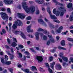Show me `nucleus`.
Listing matches in <instances>:
<instances>
[{
	"mask_svg": "<svg viewBox=\"0 0 73 73\" xmlns=\"http://www.w3.org/2000/svg\"><path fill=\"white\" fill-rule=\"evenodd\" d=\"M18 54L19 55V57H20V58H21V57H22V55L21 53H19Z\"/></svg>",
	"mask_w": 73,
	"mask_h": 73,
	"instance_id": "nucleus-46",
	"label": "nucleus"
},
{
	"mask_svg": "<svg viewBox=\"0 0 73 73\" xmlns=\"http://www.w3.org/2000/svg\"><path fill=\"white\" fill-rule=\"evenodd\" d=\"M17 15L18 17H19L21 19H24L26 16L25 15V14L19 13H17Z\"/></svg>",
	"mask_w": 73,
	"mask_h": 73,
	"instance_id": "nucleus-10",
	"label": "nucleus"
},
{
	"mask_svg": "<svg viewBox=\"0 0 73 73\" xmlns=\"http://www.w3.org/2000/svg\"><path fill=\"white\" fill-rule=\"evenodd\" d=\"M7 11L9 13H11V9L9 8H8V9H7Z\"/></svg>",
	"mask_w": 73,
	"mask_h": 73,
	"instance_id": "nucleus-41",
	"label": "nucleus"
},
{
	"mask_svg": "<svg viewBox=\"0 0 73 73\" xmlns=\"http://www.w3.org/2000/svg\"><path fill=\"white\" fill-rule=\"evenodd\" d=\"M38 23H40V24H43L44 26H46L47 25L45 23L42 19H38Z\"/></svg>",
	"mask_w": 73,
	"mask_h": 73,
	"instance_id": "nucleus-14",
	"label": "nucleus"
},
{
	"mask_svg": "<svg viewBox=\"0 0 73 73\" xmlns=\"http://www.w3.org/2000/svg\"><path fill=\"white\" fill-rule=\"evenodd\" d=\"M53 57L52 56H50V57H49V60L50 61H52L53 60Z\"/></svg>",
	"mask_w": 73,
	"mask_h": 73,
	"instance_id": "nucleus-50",
	"label": "nucleus"
},
{
	"mask_svg": "<svg viewBox=\"0 0 73 73\" xmlns=\"http://www.w3.org/2000/svg\"><path fill=\"white\" fill-rule=\"evenodd\" d=\"M63 55V53H60V54H59V56L60 57H62V59H63L64 61H65V62H67L68 61V59L67 58V57H65V56H62Z\"/></svg>",
	"mask_w": 73,
	"mask_h": 73,
	"instance_id": "nucleus-8",
	"label": "nucleus"
},
{
	"mask_svg": "<svg viewBox=\"0 0 73 73\" xmlns=\"http://www.w3.org/2000/svg\"><path fill=\"white\" fill-rule=\"evenodd\" d=\"M51 4V3L50 2H46V3H44V5H46V6H49V5H50Z\"/></svg>",
	"mask_w": 73,
	"mask_h": 73,
	"instance_id": "nucleus-29",
	"label": "nucleus"
},
{
	"mask_svg": "<svg viewBox=\"0 0 73 73\" xmlns=\"http://www.w3.org/2000/svg\"><path fill=\"white\" fill-rule=\"evenodd\" d=\"M29 3L30 4H33V3H34V2L33 1H29Z\"/></svg>",
	"mask_w": 73,
	"mask_h": 73,
	"instance_id": "nucleus-56",
	"label": "nucleus"
},
{
	"mask_svg": "<svg viewBox=\"0 0 73 73\" xmlns=\"http://www.w3.org/2000/svg\"><path fill=\"white\" fill-rule=\"evenodd\" d=\"M31 25L28 26L27 28V30L28 32H33V30L32 29H31Z\"/></svg>",
	"mask_w": 73,
	"mask_h": 73,
	"instance_id": "nucleus-16",
	"label": "nucleus"
},
{
	"mask_svg": "<svg viewBox=\"0 0 73 73\" xmlns=\"http://www.w3.org/2000/svg\"><path fill=\"white\" fill-rule=\"evenodd\" d=\"M1 62L3 63H5V62H4V58H1Z\"/></svg>",
	"mask_w": 73,
	"mask_h": 73,
	"instance_id": "nucleus-35",
	"label": "nucleus"
},
{
	"mask_svg": "<svg viewBox=\"0 0 73 73\" xmlns=\"http://www.w3.org/2000/svg\"><path fill=\"white\" fill-rule=\"evenodd\" d=\"M11 52L12 53H14V51H13V49L12 48H11Z\"/></svg>",
	"mask_w": 73,
	"mask_h": 73,
	"instance_id": "nucleus-52",
	"label": "nucleus"
},
{
	"mask_svg": "<svg viewBox=\"0 0 73 73\" xmlns=\"http://www.w3.org/2000/svg\"><path fill=\"white\" fill-rule=\"evenodd\" d=\"M1 15L3 20H5V19H8V17L6 13L2 12V13H1Z\"/></svg>",
	"mask_w": 73,
	"mask_h": 73,
	"instance_id": "nucleus-7",
	"label": "nucleus"
},
{
	"mask_svg": "<svg viewBox=\"0 0 73 73\" xmlns=\"http://www.w3.org/2000/svg\"><path fill=\"white\" fill-rule=\"evenodd\" d=\"M52 1L53 2H54L56 3V4H57V5H60V6H64L63 4H62L61 3H60L58 2H57L56 1V0H52Z\"/></svg>",
	"mask_w": 73,
	"mask_h": 73,
	"instance_id": "nucleus-18",
	"label": "nucleus"
},
{
	"mask_svg": "<svg viewBox=\"0 0 73 73\" xmlns=\"http://www.w3.org/2000/svg\"><path fill=\"white\" fill-rule=\"evenodd\" d=\"M11 63V61H6L5 63V64H7V65H9V64H10Z\"/></svg>",
	"mask_w": 73,
	"mask_h": 73,
	"instance_id": "nucleus-31",
	"label": "nucleus"
},
{
	"mask_svg": "<svg viewBox=\"0 0 73 73\" xmlns=\"http://www.w3.org/2000/svg\"><path fill=\"white\" fill-rule=\"evenodd\" d=\"M47 36H43V40H47Z\"/></svg>",
	"mask_w": 73,
	"mask_h": 73,
	"instance_id": "nucleus-43",
	"label": "nucleus"
},
{
	"mask_svg": "<svg viewBox=\"0 0 73 73\" xmlns=\"http://www.w3.org/2000/svg\"><path fill=\"white\" fill-rule=\"evenodd\" d=\"M5 60H6V61H7V60H8L9 58L8 56H7V55H5Z\"/></svg>",
	"mask_w": 73,
	"mask_h": 73,
	"instance_id": "nucleus-34",
	"label": "nucleus"
},
{
	"mask_svg": "<svg viewBox=\"0 0 73 73\" xmlns=\"http://www.w3.org/2000/svg\"><path fill=\"white\" fill-rule=\"evenodd\" d=\"M31 19L32 18L31 17H28L26 18L27 20H31Z\"/></svg>",
	"mask_w": 73,
	"mask_h": 73,
	"instance_id": "nucleus-47",
	"label": "nucleus"
},
{
	"mask_svg": "<svg viewBox=\"0 0 73 73\" xmlns=\"http://www.w3.org/2000/svg\"><path fill=\"white\" fill-rule=\"evenodd\" d=\"M70 21H72L73 20V12H72V14L70 15Z\"/></svg>",
	"mask_w": 73,
	"mask_h": 73,
	"instance_id": "nucleus-25",
	"label": "nucleus"
},
{
	"mask_svg": "<svg viewBox=\"0 0 73 73\" xmlns=\"http://www.w3.org/2000/svg\"><path fill=\"white\" fill-rule=\"evenodd\" d=\"M1 10L3 11H5L6 9L5 8H2Z\"/></svg>",
	"mask_w": 73,
	"mask_h": 73,
	"instance_id": "nucleus-53",
	"label": "nucleus"
},
{
	"mask_svg": "<svg viewBox=\"0 0 73 73\" xmlns=\"http://www.w3.org/2000/svg\"><path fill=\"white\" fill-rule=\"evenodd\" d=\"M31 69L32 71H35V70H37L36 67L35 66H33L31 68Z\"/></svg>",
	"mask_w": 73,
	"mask_h": 73,
	"instance_id": "nucleus-23",
	"label": "nucleus"
},
{
	"mask_svg": "<svg viewBox=\"0 0 73 73\" xmlns=\"http://www.w3.org/2000/svg\"><path fill=\"white\" fill-rule=\"evenodd\" d=\"M67 40H68V41H72V42L73 43V38H68L67 39Z\"/></svg>",
	"mask_w": 73,
	"mask_h": 73,
	"instance_id": "nucleus-38",
	"label": "nucleus"
},
{
	"mask_svg": "<svg viewBox=\"0 0 73 73\" xmlns=\"http://www.w3.org/2000/svg\"><path fill=\"white\" fill-rule=\"evenodd\" d=\"M42 11H44L45 10V9L44 7H42Z\"/></svg>",
	"mask_w": 73,
	"mask_h": 73,
	"instance_id": "nucleus-64",
	"label": "nucleus"
},
{
	"mask_svg": "<svg viewBox=\"0 0 73 73\" xmlns=\"http://www.w3.org/2000/svg\"><path fill=\"white\" fill-rule=\"evenodd\" d=\"M36 59H37V60L38 63H40V62L42 61L43 59L42 56H36Z\"/></svg>",
	"mask_w": 73,
	"mask_h": 73,
	"instance_id": "nucleus-13",
	"label": "nucleus"
},
{
	"mask_svg": "<svg viewBox=\"0 0 73 73\" xmlns=\"http://www.w3.org/2000/svg\"><path fill=\"white\" fill-rule=\"evenodd\" d=\"M44 20H45V21L46 22H47V23H48V25H49V26L50 28H54L53 25V24H51L50 21H49L47 19H46V18H44Z\"/></svg>",
	"mask_w": 73,
	"mask_h": 73,
	"instance_id": "nucleus-9",
	"label": "nucleus"
},
{
	"mask_svg": "<svg viewBox=\"0 0 73 73\" xmlns=\"http://www.w3.org/2000/svg\"><path fill=\"white\" fill-rule=\"evenodd\" d=\"M18 46L21 48H23L24 46L22 45H19Z\"/></svg>",
	"mask_w": 73,
	"mask_h": 73,
	"instance_id": "nucleus-44",
	"label": "nucleus"
},
{
	"mask_svg": "<svg viewBox=\"0 0 73 73\" xmlns=\"http://www.w3.org/2000/svg\"><path fill=\"white\" fill-rule=\"evenodd\" d=\"M55 64V62H53L52 63H50V66L52 68H53L54 65Z\"/></svg>",
	"mask_w": 73,
	"mask_h": 73,
	"instance_id": "nucleus-24",
	"label": "nucleus"
},
{
	"mask_svg": "<svg viewBox=\"0 0 73 73\" xmlns=\"http://www.w3.org/2000/svg\"><path fill=\"white\" fill-rule=\"evenodd\" d=\"M72 6V4L71 3H69L67 5V7L68 8H71Z\"/></svg>",
	"mask_w": 73,
	"mask_h": 73,
	"instance_id": "nucleus-26",
	"label": "nucleus"
},
{
	"mask_svg": "<svg viewBox=\"0 0 73 73\" xmlns=\"http://www.w3.org/2000/svg\"><path fill=\"white\" fill-rule=\"evenodd\" d=\"M45 64L46 65V66H47L48 67V70L49 72L51 73L52 72V70H51V69L50 68H49V66L48 63H45Z\"/></svg>",
	"mask_w": 73,
	"mask_h": 73,
	"instance_id": "nucleus-20",
	"label": "nucleus"
},
{
	"mask_svg": "<svg viewBox=\"0 0 73 73\" xmlns=\"http://www.w3.org/2000/svg\"><path fill=\"white\" fill-rule=\"evenodd\" d=\"M28 36H29V37H33V36H32V35H30V34L28 35Z\"/></svg>",
	"mask_w": 73,
	"mask_h": 73,
	"instance_id": "nucleus-58",
	"label": "nucleus"
},
{
	"mask_svg": "<svg viewBox=\"0 0 73 73\" xmlns=\"http://www.w3.org/2000/svg\"><path fill=\"white\" fill-rule=\"evenodd\" d=\"M24 71L27 72V73H32L31 71H29V69H26L25 70H24Z\"/></svg>",
	"mask_w": 73,
	"mask_h": 73,
	"instance_id": "nucleus-27",
	"label": "nucleus"
},
{
	"mask_svg": "<svg viewBox=\"0 0 73 73\" xmlns=\"http://www.w3.org/2000/svg\"><path fill=\"white\" fill-rule=\"evenodd\" d=\"M57 67H58L59 69V70H61V69L62 68V67L60 65V64H57L56 65V68H57Z\"/></svg>",
	"mask_w": 73,
	"mask_h": 73,
	"instance_id": "nucleus-28",
	"label": "nucleus"
},
{
	"mask_svg": "<svg viewBox=\"0 0 73 73\" xmlns=\"http://www.w3.org/2000/svg\"><path fill=\"white\" fill-rule=\"evenodd\" d=\"M7 41L9 44H10L11 43V40L9 38H7Z\"/></svg>",
	"mask_w": 73,
	"mask_h": 73,
	"instance_id": "nucleus-49",
	"label": "nucleus"
},
{
	"mask_svg": "<svg viewBox=\"0 0 73 73\" xmlns=\"http://www.w3.org/2000/svg\"><path fill=\"white\" fill-rule=\"evenodd\" d=\"M35 1L38 4H42L45 2L44 0H35Z\"/></svg>",
	"mask_w": 73,
	"mask_h": 73,
	"instance_id": "nucleus-17",
	"label": "nucleus"
},
{
	"mask_svg": "<svg viewBox=\"0 0 73 73\" xmlns=\"http://www.w3.org/2000/svg\"><path fill=\"white\" fill-rule=\"evenodd\" d=\"M3 53H4L3 52L1 51L0 52V54L1 55H3Z\"/></svg>",
	"mask_w": 73,
	"mask_h": 73,
	"instance_id": "nucleus-61",
	"label": "nucleus"
},
{
	"mask_svg": "<svg viewBox=\"0 0 73 73\" xmlns=\"http://www.w3.org/2000/svg\"><path fill=\"white\" fill-rule=\"evenodd\" d=\"M15 24H14L12 26V27L13 29H16L17 27V25L19 26L21 25V24H22V23L19 20H17L15 21Z\"/></svg>",
	"mask_w": 73,
	"mask_h": 73,
	"instance_id": "nucleus-2",
	"label": "nucleus"
},
{
	"mask_svg": "<svg viewBox=\"0 0 73 73\" xmlns=\"http://www.w3.org/2000/svg\"><path fill=\"white\" fill-rule=\"evenodd\" d=\"M21 36L22 38H24V39H26V36L25 35H24L23 32H21Z\"/></svg>",
	"mask_w": 73,
	"mask_h": 73,
	"instance_id": "nucleus-22",
	"label": "nucleus"
},
{
	"mask_svg": "<svg viewBox=\"0 0 73 73\" xmlns=\"http://www.w3.org/2000/svg\"><path fill=\"white\" fill-rule=\"evenodd\" d=\"M60 38V37L58 36H56V39L57 40H59V38Z\"/></svg>",
	"mask_w": 73,
	"mask_h": 73,
	"instance_id": "nucleus-57",
	"label": "nucleus"
},
{
	"mask_svg": "<svg viewBox=\"0 0 73 73\" xmlns=\"http://www.w3.org/2000/svg\"><path fill=\"white\" fill-rule=\"evenodd\" d=\"M63 27L61 26V27H60L58 29H56L55 30V32H54L53 30L51 31V32L53 35H56L57 33H60Z\"/></svg>",
	"mask_w": 73,
	"mask_h": 73,
	"instance_id": "nucleus-3",
	"label": "nucleus"
},
{
	"mask_svg": "<svg viewBox=\"0 0 73 73\" xmlns=\"http://www.w3.org/2000/svg\"><path fill=\"white\" fill-rule=\"evenodd\" d=\"M13 32L15 34H19V33H20V32L17 31H13Z\"/></svg>",
	"mask_w": 73,
	"mask_h": 73,
	"instance_id": "nucleus-33",
	"label": "nucleus"
},
{
	"mask_svg": "<svg viewBox=\"0 0 73 73\" xmlns=\"http://www.w3.org/2000/svg\"><path fill=\"white\" fill-rule=\"evenodd\" d=\"M9 27L10 28V30H11V26L12 25V23H9Z\"/></svg>",
	"mask_w": 73,
	"mask_h": 73,
	"instance_id": "nucleus-54",
	"label": "nucleus"
},
{
	"mask_svg": "<svg viewBox=\"0 0 73 73\" xmlns=\"http://www.w3.org/2000/svg\"><path fill=\"white\" fill-rule=\"evenodd\" d=\"M3 5V3L1 1L0 2V6H2Z\"/></svg>",
	"mask_w": 73,
	"mask_h": 73,
	"instance_id": "nucleus-51",
	"label": "nucleus"
},
{
	"mask_svg": "<svg viewBox=\"0 0 73 73\" xmlns=\"http://www.w3.org/2000/svg\"><path fill=\"white\" fill-rule=\"evenodd\" d=\"M37 31L38 32H40V31H44V33H46L47 32V31L46 30H44L42 29V28H39L37 29Z\"/></svg>",
	"mask_w": 73,
	"mask_h": 73,
	"instance_id": "nucleus-19",
	"label": "nucleus"
},
{
	"mask_svg": "<svg viewBox=\"0 0 73 73\" xmlns=\"http://www.w3.org/2000/svg\"><path fill=\"white\" fill-rule=\"evenodd\" d=\"M2 32L3 33H5L6 32V31L5 29H3L2 30Z\"/></svg>",
	"mask_w": 73,
	"mask_h": 73,
	"instance_id": "nucleus-62",
	"label": "nucleus"
},
{
	"mask_svg": "<svg viewBox=\"0 0 73 73\" xmlns=\"http://www.w3.org/2000/svg\"><path fill=\"white\" fill-rule=\"evenodd\" d=\"M12 46H13L15 47V46H16V45H17V44L16 43H15V42H13V43L11 45Z\"/></svg>",
	"mask_w": 73,
	"mask_h": 73,
	"instance_id": "nucleus-32",
	"label": "nucleus"
},
{
	"mask_svg": "<svg viewBox=\"0 0 73 73\" xmlns=\"http://www.w3.org/2000/svg\"><path fill=\"white\" fill-rule=\"evenodd\" d=\"M71 62H73V58H70L69 63H70Z\"/></svg>",
	"mask_w": 73,
	"mask_h": 73,
	"instance_id": "nucleus-39",
	"label": "nucleus"
},
{
	"mask_svg": "<svg viewBox=\"0 0 73 73\" xmlns=\"http://www.w3.org/2000/svg\"><path fill=\"white\" fill-rule=\"evenodd\" d=\"M47 11L50 15L51 18L52 19H57V17H56L55 15H52V14H51L50 10V7L47 8Z\"/></svg>",
	"mask_w": 73,
	"mask_h": 73,
	"instance_id": "nucleus-4",
	"label": "nucleus"
},
{
	"mask_svg": "<svg viewBox=\"0 0 73 73\" xmlns=\"http://www.w3.org/2000/svg\"><path fill=\"white\" fill-rule=\"evenodd\" d=\"M60 11H61L60 13V16H63L64 14V12L66 11V10L65 9V7H61L58 9Z\"/></svg>",
	"mask_w": 73,
	"mask_h": 73,
	"instance_id": "nucleus-6",
	"label": "nucleus"
},
{
	"mask_svg": "<svg viewBox=\"0 0 73 73\" xmlns=\"http://www.w3.org/2000/svg\"><path fill=\"white\" fill-rule=\"evenodd\" d=\"M54 21H55L56 23H60V21L58 20H54Z\"/></svg>",
	"mask_w": 73,
	"mask_h": 73,
	"instance_id": "nucleus-45",
	"label": "nucleus"
},
{
	"mask_svg": "<svg viewBox=\"0 0 73 73\" xmlns=\"http://www.w3.org/2000/svg\"><path fill=\"white\" fill-rule=\"evenodd\" d=\"M13 40L14 41H15L16 42H17V40L15 38H13Z\"/></svg>",
	"mask_w": 73,
	"mask_h": 73,
	"instance_id": "nucleus-55",
	"label": "nucleus"
},
{
	"mask_svg": "<svg viewBox=\"0 0 73 73\" xmlns=\"http://www.w3.org/2000/svg\"><path fill=\"white\" fill-rule=\"evenodd\" d=\"M65 40H62L61 42V45L63 46L65 45Z\"/></svg>",
	"mask_w": 73,
	"mask_h": 73,
	"instance_id": "nucleus-30",
	"label": "nucleus"
},
{
	"mask_svg": "<svg viewBox=\"0 0 73 73\" xmlns=\"http://www.w3.org/2000/svg\"><path fill=\"white\" fill-rule=\"evenodd\" d=\"M24 53L26 55L27 54V55H29V53L28 52H25Z\"/></svg>",
	"mask_w": 73,
	"mask_h": 73,
	"instance_id": "nucleus-48",
	"label": "nucleus"
},
{
	"mask_svg": "<svg viewBox=\"0 0 73 73\" xmlns=\"http://www.w3.org/2000/svg\"><path fill=\"white\" fill-rule=\"evenodd\" d=\"M30 50H31V51H32V52H35V50H34L33 49H32V48H30Z\"/></svg>",
	"mask_w": 73,
	"mask_h": 73,
	"instance_id": "nucleus-60",
	"label": "nucleus"
},
{
	"mask_svg": "<svg viewBox=\"0 0 73 73\" xmlns=\"http://www.w3.org/2000/svg\"><path fill=\"white\" fill-rule=\"evenodd\" d=\"M9 70L12 73H13V69H12V68H9Z\"/></svg>",
	"mask_w": 73,
	"mask_h": 73,
	"instance_id": "nucleus-42",
	"label": "nucleus"
},
{
	"mask_svg": "<svg viewBox=\"0 0 73 73\" xmlns=\"http://www.w3.org/2000/svg\"><path fill=\"white\" fill-rule=\"evenodd\" d=\"M40 34L41 36H42L43 35L42 33H38V32H36L35 33V35L36 36V38L37 40H38L39 39V35Z\"/></svg>",
	"mask_w": 73,
	"mask_h": 73,
	"instance_id": "nucleus-15",
	"label": "nucleus"
},
{
	"mask_svg": "<svg viewBox=\"0 0 73 73\" xmlns=\"http://www.w3.org/2000/svg\"><path fill=\"white\" fill-rule=\"evenodd\" d=\"M68 31H66V32H62V34L63 35H65L66 33H68Z\"/></svg>",
	"mask_w": 73,
	"mask_h": 73,
	"instance_id": "nucleus-37",
	"label": "nucleus"
},
{
	"mask_svg": "<svg viewBox=\"0 0 73 73\" xmlns=\"http://www.w3.org/2000/svg\"><path fill=\"white\" fill-rule=\"evenodd\" d=\"M4 2L5 4L7 5L13 3V0H4Z\"/></svg>",
	"mask_w": 73,
	"mask_h": 73,
	"instance_id": "nucleus-12",
	"label": "nucleus"
},
{
	"mask_svg": "<svg viewBox=\"0 0 73 73\" xmlns=\"http://www.w3.org/2000/svg\"><path fill=\"white\" fill-rule=\"evenodd\" d=\"M48 36L49 38H51V39L50 40H48L47 43V45H49L50 44V42H55V40L52 37V35H48Z\"/></svg>",
	"mask_w": 73,
	"mask_h": 73,
	"instance_id": "nucleus-5",
	"label": "nucleus"
},
{
	"mask_svg": "<svg viewBox=\"0 0 73 73\" xmlns=\"http://www.w3.org/2000/svg\"><path fill=\"white\" fill-rule=\"evenodd\" d=\"M58 59L59 61H60V62H62V59H61V58H58Z\"/></svg>",
	"mask_w": 73,
	"mask_h": 73,
	"instance_id": "nucleus-59",
	"label": "nucleus"
},
{
	"mask_svg": "<svg viewBox=\"0 0 73 73\" xmlns=\"http://www.w3.org/2000/svg\"><path fill=\"white\" fill-rule=\"evenodd\" d=\"M17 66L18 67H22V66L21 64H18Z\"/></svg>",
	"mask_w": 73,
	"mask_h": 73,
	"instance_id": "nucleus-63",
	"label": "nucleus"
},
{
	"mask_svg": "<svg viewBox=\"0 0 73 73\" xmlns=\"http://www.w3.org/2000/svg\"><path fill=\"white\" fill-rule=\"evenodd\" d=\"M6 52L8 54V55H9V56H10V58L11 60H12V59H13L14 58V56H13V55L11 56V53H10V52H9V51H8V52L6 51Z\"/></svg>",
	"mask_w": 73,
	"mask_h": 73,
	"instance_id": "nucleus-21",
	"label": "nucleus"
},
{
	"mask_svg": "<svg viewBox=\"0 0 73 73\" xmlns=\"http://www.w3.org/2000/svg\"><path fill=\"white\" fill-rule=\"evenodd\" d=\"M53 13L54 14H56V16H59L60 13L58 11H57L56 9H54L53 10Z\"/></svg>",
	"mask_w": 73,
	"mask_h": 73,
	"instance_id": "nucleus-11",
	"label": "nucleus"
},
{
	"mask_svg": "<svg viewBox=\"0 0 73 73\" xmlns=\"http://www.w3.org/2000/svg\"><path fill=\"white\" fill-rule=\"evenodd\" d=\"M39 10H38V9H37V10H36V14H39Z\"/></svg>",
	"mask_w": 73,
	"mask_h": 73,
	"instance_id": "nucleus-40",
	"label": "nucleus"
},
{
	"mask_svg": "<svg viewBox=\"0 0 73 73\" xmlns=\"http://www.w3.org/2000/svg\"><path fill=\"white\" fill-rule=\"evenodd\" d=\"M58 48L59 49H63L65 50L66 49L64 48H63V47H61V46H58Z\"/></svg>",
	"mask_w": 73,
	"mask_h": 73,
	"instance_id": "nucleus-36",
	"label": "nucleus"
},
{
	"mask_svg": "<svg viewBox=\"0 0 73 73\" xmlns=\"http://www.w3.org/2000/svg\"><path fill=\"white\" fill-rule=\"evenodd\" d=\"M22 7L27 13H29L31 12H32V13L35 12V8L34 6H31L29 8L28 6H27L26 3L25 2H23L22 3Z\"/></svg>",
	"mask_w": 73,
	"mask_h": 73,
	"instance_id": "nucleus-1",
	"label": "nucleus"
}]
</instances>
